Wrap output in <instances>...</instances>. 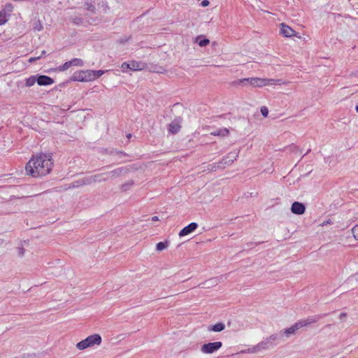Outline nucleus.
Masks as SVG:
<instances>
[{
    "label": "nucleus",
    "mask_w": 358,
    "mask_h": 358,
    "mask_svg": "<svg viewBox=\"0 0 358 358\" xmlns=\"http://www.w3.org/2000/svg\"><path fill=\"white\" fill-rule=\"evenodd\" d=\"M53 162L51 156L45 154L33 156L27 162L25 169L34 178L45 176L52 170Z\"/></svg>",
    "instance_id": "f257e3e1"
},
{
    "label": "nucleus",
    "mask_w": 358,
    "mask_h": 358,
    "mask_svg": "<svg viewBox=\"0 0 358 358\" xmlns=\"http://www.w3.org/2000/svg\"><path fill=\"white\" fill-rule=\"evenodd\" d=\"M101 337L99 334H93L89 336L85 339L78 342L76 347L79 350H85L87 348H92L94 345H99L101 343Z\"/></svg>",
    "instance_id": "f03ea898"
},
{
    "label": "nucleus",
    "mask_w": 358,
    "mask_h": 358,
    "mask_svg": "<svg viewBox=\"0 0 358 358\" xmlns=\"http://www.w3.org/2000/svg\"><path fill=\"white\" fill-rule=\"evenodd\" d=\"M222 346V343L220 341L208 343L201 346V351L204 354H212L220 350Z\"/></svg>",
    "instance_id": "7ed1b4c3"
},
{
    "label": "nucleus",
    "mask_w": 358,
    "mask_h": 358,
    "mask_svg": "<svg viewBox=\"0 0 358 358\" xmlns=\"http://www.w3.org/2000/svg\"><path fill=\"white\" fill-rule=\"evenodd\" d=\"M327 315V313H323V314H320V315L310 316V317H307L306 319L299 320L298 322H299L300 327L302 328L303 327H306L309 324L317 322L318 320L324 318Z\"/></svg>",
    "instance_id": "20e7f679"
},
{
    "label": "nucleus",
    "mask_w": 358,
    "mask_h": 358,
    "mask_svg": "<svg viewBox=\"0 0 358 358\" xmlns=\"http://www.w3.org/2000/svg\"><path fill=\"white\" fill-rule=\"evenodd\" d=\"M301 327H300L299 324L298 322H296V323H294L292 326H291L289 328H287V329H285L283 330H282L280 332V334L282 336H285L286 338H289L292 335H294L296 334V331L301 329Z\"/></svg>",
    "instance_id": "39448f33"
},
{
    "label": "nucleus",
    "mask_w": 358,
    "mask_h": 358,
    "mask_svg": "<svg viewBox=\"0 0 358 358\" xmlns=\"http://www.w3.org/2000/svg\"><path fill=\"white\" fill-rule=\"evenodd\" d=\"M198 224L196 222H191L187 226L185 227L179 232V236L182 237L189 235L196 229Z\"/></svg>",
    "instance_id": "423d86ee"
},
{
    "label": "nucleus",
    "mask_w": 358,
    "mask_h": 358,
    "mask_svg": "<svg viewBox=\"0 0 358 358\" xmlns=\"http://www.w3.org/2000/svg\"><path fill=\"white\" fill-rule=\"evenodd\" d=\"M37 83L40 86L50 85L54 83V80L45 75H36Z\"/></svg>",
    "instance_id": "0eeeda50"
},
{
    "label": "nucleus",
    "mask_w": 358,
    "mask_h": 358,
    "mask_svg": "<svg viewBox=\"0 0 358 358\" xmlns=\"http://www.w3.org/2000/svg\"><path fill=\"white\" fill-rule=\"evenodd\" d=\"M306 210L305 205L302 203L294 201L292 204L291 211L292 213L296 215H302L304 213Z\"/></svg>",
    "instance_id": "6e6552de"
},
{
    "label": "nucleus",
    "mask_w": 358,
    "mask_h": 358,
    "mask_svg": "<svg viewBox=\"0 0 358 358\" xmlns=\"http://www.w3.org/2000/svg\"><path fill=\"white\" fill-rule=\"evenodd\" d=\"M127 171L125 167H120L114 169L110 172H106L107 175V179L120 177L123 173Z\"/></svg>",
    "instance_id": "1a4fd4ad"
},
{
    "label": "nucleus",
    "mask_w": 358,
    "mask_h": 358,
    "mask_svg": "<svg viewBox=\"0 0 358 358\" xmlns=\"http://www.w3.org/2000/svg\"><path fill=\"white\" fill-rule=\"evenodd\" d=\"M280 28V34L285 37H292L296 34V31L293 30L290 27L282 23Z\"/></svg>",
    "instance_id": "9d476101"
},
{
    "label": "nucleus",
    "mask_w": 358,
    "mask_h": 358,
    "mask_svg": "<svg viewBox=\"0 0 358 358\" xmlns=\"http://www.w3.org/2000/svg\"><path fill=\"white\" fill-rule=\"evenodd\" d=\"M145 64L141 62L131 61L129 62V69L132 71L142 70L145 68Z\"/></svg>",
    "instance_id": "9b49d317"
},
{
    "label": "nucleus",
    "mask_w": 358,
    "mask_h": 358,
    "mask_svg": "<svg viewBox=\"0 0 358 358\" xmlns=\"http://www.w3.org/2000/svg\"><path fill=\"white\" fill-rule=\"evenodd\" d=\"M219 282H220V280L217 278H213L206 280V282L202 283L201 285L202 288H210V287L217 285Z\"/></svg>",
    "instance_id": "f8f14e48"
},
{
    "label": "nucleus",
    "mask_w": 358,
    "mask_h": 358,
    "mask_svg": "<svg viewBox=\"0 0 358 358\" xmlns=\"http://www.w3.org/2000/svg\"><path fill=\"white\" fill-rule=\"evenodd\" d=\"M257 79L258 78H248L239 80L238 82L239 83H244L245 85H250L252 86L257 87L258 85Z\"/></svg>",
    "instance_id": "ddd939ff"
},
{
    "label": "nucleus",
    "mask_w": 358,
    "mask_h": 358,
    "mask_svg": "<svg viewBox=\"0 0 358 358\" xmlns=\"http://www.w3.org/2000/svg\"><path fill=\"white\" fill-rule=\"evenodd\" d=\"M180 128L181 127L180 123L176 121H173L169 125V131L173 134H175L180 131Z\"/></svg>",
    "instance_id": "4468645a"
},
{
    "label": "nucleus",
    "mask_w": 358,
    "mask_h": 358,
    "mask_svg": "<svg viewBox=\"0 0 358 358\" xmlns=\"http://www.w3.org/2000/svg\"><path fill=\"white\" fill-rule=\"evenodd\" d=\"M85 73V71L75 72L71 77V80L73 81L85 82L84 77Z\"/></svg>",
    "instance_id": "2eb2a0df"
},
{
    "label": "nucleus",
    "mask_w": 358,
    "mask_h": 358,
    "mask_svg": "<svg viewBox=\"0 0 358 358\" xmlns=\"http://www.w3.org/2000/svg\"><path fill=\"white\" fill-rule=\"evenodd\" d=\"M240 150H234L230 152L227 155L225 156V157L227 159L228 162H229L231 164L236 160L237 157H238Z\"/></svg>",
    "instance_id": "dca6fc26"
},
{
    "label": "nucleus",
    "mask_w": 358,
    "mask_h": 358,
    "mask_svg": "<svg viewBox=\"0 0 358 358\" xmlns=\"http://www.w3.org/2000/svg\"><path fill=\"white\" fill-rule=\"evenodd\" d=\"M229 131L227 128L217 129L211 133V134L213 136H218L222 137L227 136L229 135Z\"/></svg>",
    "instance_id": "f3484780"
},
{
    "label": "nucleus",
    "mask_w": 358,
    "mask_h": 358,
    "mask_svg": "<svg viewBox=\"0 0 358 358\" xmlns=\"http://www.w3.org/2000/svg\"><path fill=\"white\" fill-rule=\"evenodd\" d=\"M260 351L265 350L269 349L272 345L271 344L269 340L266 338L262 341L258 343Z\"/></svg>",
    "instance_id": "a211bd4d"
},
{
    "label": "nucleus",
    "mask_w": 358,
    "mask_h": 358,
    "mask_svg": "<svg viewBox=\"0 0 358 358\" xmlns=\"http://www.w3.org/2000/svg\"><path fill=\"white\" fill-rule=\"evenodd\" d=\"M225 328V325L224 323H222V322H219V323H217L214 325H212L211 327H210L208 328V329L210 331H215V332H220V331H222V330H224Z\"/></svg>",
    "instance_id": "6ab92c4d"
},
{
    "label": "nucleus",
    "mask_w": 358,
    "mask_h": 358,
    "mask_svg": "<svg viewBox=\"0 0 358 358\" xmlns=\"http://www.w3.org/2000/svg\"><path fill=\"white\" fill-rule=\"evenodd\" d=\"M92 176L93 178H94V182H103L108 180L106 173H97Z\"/></svg>",
    "instance_id": "aec40b11"
},
{
    "label": "nucleus",
    "mask_w": 358,
    "mask_h": 358,
    "mask_svg": "<svg viewBox=\"0 0 358 358\" xmlns=\"http://www.w3.org/2000/svg\"><path fill=\"white\" fill-rule=\"evenodd\" d=\"M36 83H37V78H36V76H30L28 78L26 79L25 80V85L27 87H31L33 86Z\"/></svg>",
    "instance_id": "412c9836"
},
{
    "label": "nucleus",
    "mask_w": 358,
    "mask_h": 358,
    "mask_svg": "<svg viewBox=\"0 0 358 358\" xmlns=\"http://www.w3.org/2000/svg\"><path fill=\"white\" fill-rule=\"evenodd\" d=\"M70 20L73 22V24L76 25H82L84 23V20L80 16H71Z\"/></svg>",
    "instance_id": "4be33fe9"
},
{
    "label": "nucleus",
    "mask_w": 358,
    "mask_h": 358,
    "mask_svg": "<svg viewBox=\"0 0 358 358\" xmlns=\"http://www.w3.org/2000/svg\"><path fill=\"white\" fill-rule=\"evenodd\" d=\"M8 20V15L5 10L0 11V25L4 24Z\"/></svg>",
    "instance_id": "5701e85b"
},
{
    "label": "nucleus",
    "mask_w": 358,
    "mask_h": 358,
    "mask_svg": "<svg viewBox=\"0 0 358 358\" xmlns=\"http://www.w3.org/2000/svg\"><path fill=\"white\" fill-rule=\"evenodd\" d=\"M85 82H90L94 80V76L92 73V70H87L85 71Z\"/></svg>",
    "instance_id": "b1692460"
},
{
    "label": "nucleus",
    "mask_w": 358,
    "mask_h": 358,
    "mask_svg": "<svg viewBox=\"0 0 358 358\" xmlns=\"http://www.w3.org/2000/svg\"><path fill=\"white\" fill-rule=\"evenodd\" d=\"M196 41L201 47L206 46L210 43V41L208 38H201V37H197Z\"/></svg>",
    "instance_id": "393cba45"
},
{
    "label": "nucleus",
    "mask_w": 358,
    "mask_h": 358,
    "mask_svg": "<svg viewBox=\"0 0 358 358\" xmlns=\"http://www.w3.org/2000/svg\"><path fill=\"white\" fill-rule=\"evenodd\" d=\"M280 334H272L269 337H267V338L269 340L272 346L275 344V342H277L280 338Z\"/></svg>",
    "instance_id": "a878e982"
},
{
    "label": "nucleus",
    "mask_w": 358,
    "mask_h": 358,
    "mask_svg": "<svg viewBox=\"0 0 358 358\" xmlns=\"http://www.w3.org/2000/svg\"><path fill=\"white\" fill-rule=\"evenodd\" d=\"M82 180L83 185H87L94 183V178H93V176L85 177L82 178Z\"/></svg>",
    "instance_id": "bb28decb"
},
{
    "label": "nucleus",
    "mask_w": 358,
    "mask_h": 358,
    "mask_svg": "<svg viewBox=\"0 0 358 358\" xmlns=\"http://www.w3.org/2000/svg\"><path fill=\"white\" fill-rule=\"evenodd\" d=\"M70 62H71V66H83L84 64L83 61L79 58H74V59H71Z\"/></svg>",
    "instance_id": "cd10ccee"
},
{
    "label": "nucleus",
    "mask_w": 358,
    "mask_h": 358,
    "mask_svg": "<svg viewBox=\"0 0 358 358\" xmlns=\"http://www.w3.org/2000/svg\"><path fill=\"white\" fill-rule=\"evenodd\" d=\"M282 80L278 79H268L266 78V85H281Z\"/></svg>",
    "instance_id": "c85d7f7f"
},
{
    "label": "nucleus",
    "mask_w": 358,
    "mask_h": 358,
    "mask_svg": "<svg viewBox=\"0 0 358 358\" xmlns=\"http://www.w3.org/2000/svg\"><path fill=\"white\" fill-rule=\"evenodd\" d=\"M219 164H220V168L221 169H225L226 167L229 166L231 165V164L229 162H228V160L227 159L224 157L222 160H220V162H218Z\"/></svg>",
    "instance_id": "c756f323"
},
{
    "label": "nucleus",
    "mask_w": 358,
    "mask_h": 358,
    "mask_svg": "<svg viewBox=\"0 0 358 358\" xmlns=\"http://www.w3.org/2000/svg\"><path fill=\"white\" fill-rule=\"evenodd\" d=\"M217 169H221L220 168V164L218 162L213 163L208 165V170L210 171H215Z\"/></svg>",
    "instance_id": "7c9ffc66"
},
{
    "label": "nucleus",
    "mask_w": 358,
    "mask_h": 358,
    "mask_svg": "<svg viewBox=\"0 0 358 358\" xmlns=\"http://www.w3.org/2000/svg\"><path fill=\"white\" fill-rule=\"evenodd\" d=\"M168 246L167 242H159L156 245V249L158 251H162Z\"/></svg>",
    "instance_id": "2f4dec72"
},
{
    "label": "nucleus",
    "mask_w": 358,
    "mask_h": 358,
    "mask_svg": "<svg viewBox=\"0 0 358 358\" xmlns=\"http://www.w3.org/2000/svg\"><path fill=\"white\" fill-rule=\"evenodd\" d=\"M71 66V62L69 61V62H65L63 65L59 66L58 67V71H66Z\"/></svg>",
    "instance_id": "473e14b6"
},
{
    "label": "nucleus",
    "mask_w": 358,
    "mask_h": 358,
    "mask_svg": "<svg viewBox=\"0 0 358 358\" xmlns=\"http://www.w3.org/2000/svg\"><path fill=\"white\" fill-rule=\"evenodd\" d=\"M245 352L248 353H257L260 352V349L259 348L258 344L253 346L252 348H248Z\"/></svg>",
    "instance_id": "72a5a7b5"
},
{
    "label": "nucleus",
    "mask_w": 358,
    "mask_h": 358,
    "mask_svg": "<svg viewBox=\"0 0 358 358\" xmlns=\"http://www.w3.org/2000/svg\"><path fill=\"white\" fill-rule=\"evenodd\" d=\"M80 186H83L82 178L79 179L78 180H76V181H74L73 182L71 183V187H73V188L78 187H80Z\"/></svg>",
    "instance_id": "f704fd0d"
},
{
    "label": "nucleus",
    "mask_w": 358,
    "mask_h": 358,
    "mask_svg": "<svg viewBox=\"0 0 358 358\" xmlns=\"http://www.w3.org/2000/svg\"><path fill=\"white\" fill-rule=\"evenodd\" d=\"M133 184H134L133 181H130L127 183L123 184L121 186V189L122 191H127L130 187H131L133 185Z\"/></svg>",
    "instance_id": "c9c22d12"
},
{
    "label": "nucleus",
    "mask_w": 358,
    "mask_h": 358,
    "mask_svg": "<svg viewBox=\"0 0 358 358\" xmlns=\"http://www.w3.org/2000/svg\"><path fill=\"white\" fill-rule=\"evenodd\" d=\"M352 232L353 234L354 238L358 241V224H356L353 227L352 229Z\"/></svg>",
    "instance_id": "e433bc0d"
},
{
    "label": "nucleus",
    "mask_w": 358,
    "mask_h": 358,
    "mask_svg": "<svg viewBox=\"0 0 358 358\" xmlns=\"http://www.w3.org/2000/svg\"><path fill=\"white\" fill-rule=\"evenodd\" d=\"M92 73H93V75L94 76V80H95L96 78L102 76L104 73V71H103V70L93 71L92 70Z\"/></svg>",
    "instance_id": "4c0bfd02"
},
{
    "label": "nucleus",
    "mask_w": 358,
    "mask_h": 358,
    "mask_svg": "<svg viewBox=\"0 0 358 358\" xmlns=\"http://www.w3.org/2000/svg\"><path fill=\"white\" fill-rule=\"evenodd\" d=\"M257 87H264L266 86V78H259L257 79Z\"/></svg>",
    "instance_id": "58836bf2"
},
{
    "label": "nucleus",
    "mask_w": 358,
    "mask_h": 358,
    "mask_svg": "<svg viewBox=\"0 0 358 358\" xmlns=\"http://www.w3.org/2000/svg\"><path fill=\"white\" fill-rule=\"evenodd\" d=\"M86 10L92 13H94L96 8L92 4H86Z\"/></svg>",
    "instance_id": "ea45409f"
},
{
    "label": "nucleus",
    "mask_w": 358,
    "mask_h": 358,
    "mask_svg": "<svg viewBox=\"0 0 358 358\" xmlns=\"http://www.w3.org/2000/svg\"><path fill=\"white\" fill-rule=\"evenodd\" d=\"M34 29L36 31H40L43 29V26L39 21L35 23Z\"/></svg>",
    "instance_id": "a19ab883"
},
{
    "label": "nucleus",
    "mask_w": 358,
    "mask_h": 358,
    "mask_svg": "<svg viewBox=\"0 0 358 358\" xmlns=\"http://www.w3.org/2000/svg\"><path fill=\"white\" fill-rule=\"evenodd\" d=\"M261 113L264 117H267L268 115V110L266 106L261 107Z\"/></svg>",
    "instance_id": "79ce46f5"
},
{
    "label": "nucleus",
    "mask_w": 358,
    "mask_h": 358,
    "mask_svg": "<svg viewBox=\"0 0 358 358\" xmlns=\"http://www.w3.org/2000/svg\"><path fill=\"white\" fill-rule=\"evenodd\" d=\"M122 71H126L127 69H129V63H127V62H124L122 64Z\"/></svg>",
    "instance_id": "37998d69"
},
{
    "label": "nucleus",
    "mask_w": 358,
    "mask_h": 358,
    "mask_svg": "<svg viewBox=\"0 0 358 358\" xmlns=\"http://www.w3.org/2000/svg\"><path fill=\"white\" fill-rule=\"evenodd\" d=\"M18 255L22 257L24 254V249L23 248H18L17 249Z\"/></svg>",
    "instance_id": "c03bdc74"
},
{
    "label": "nucleus",
    "mask_w": 358,
    "mask_h": 358,
    "mask_svg": "<svg viewBox=\"0 0 358 358\" xmlns=\"http://www.w3.org/2000/svg\"><path fill=\"white\" fill-rule=\"evenodd\" d=\"M41 56H38V57H30V58L29 59V62L30 63H33L34 62H35V61H36V60H38V59H41Z\"/></svg>",
    "instance_id": "a18cd8bd"
},
{
    "label": "nucleus",
    "mask_w": 358,
    "mask_h": 358,
    "mask_svg": "<svg viewBox=\"0 0 358 358\" xmlns=\"http://www.w3.org/2000/svg\"><path fill=\"white\" fill-rule=\"evenodd\" d=\"M209 4V1L208 0H204L201 1L202 6H207Z\"/></svg>",
    "instance_id": "49530a36"
},
{
    "label": "nucleus",
    "mask_w": 358,
    "mask_h": 358,
    "mask_svg": "<svg viewBox=\"0 0 358 358\" xmlns=\"http://www.w3.org/2000/svg\"><path fill=\"white\" fill-rule=\"evenodd\" d=\"M347 315L345 313H341L339 315V318L341 320H343V318L346 317Z\"/></svg>",
    "instance_id": "de8ad7c7"
},
{
    "label": "nucleus",
    "mask_w": 358,
    "mask_h": 358,
    "mask_svg": "<svg viewBox=\"0 0 358 358\" xmlns=\"http://www.w3.org/2000/svg\"><path fill=\"white\" fill-rule=\"evenodd\" d=\"M152 221H158L159 220V217L157 216H154L152 217Z\"/></svg>",
    "instance_id": "09e8293b"
},
{
    "label": "nucleus",
    "mask_w": 358,
    "mask_h": 358,
    "mask_svg": "<svg viewBox=\"0 0 358 358\" xmlns=\"http://www.w3.org/2000/svg\"><path fill=\"white\" fill-rule=\"evenodd\" d=\"M45 54H46V51H45V50H43V51L41 52V54L39 56H41V57H43V56H44Z\"/></svg>",
    "instance_id": "8fccbe9b"
},
{
    "label": "nucleus",
    "mask_w": 358,
    "mask_h": 358,
    "mask_svg": "<svg viewBox=\"0 0 358 358\" xmlns=\"http://www.w3.org/2000/svg\"><path fill=\"white\" fill-rule=\"evenodd\" d=\"M131 134H128V135H127V138H131Z\"/></svg>",
    "instance_id": "3c124183"
},
{
    "label": "nucleus",
    "mask_w": 358,
    "mask_h": 358,
    "mask_svg": "<svg viewBox=\"0 0 358 358\" xmlns=\"http://www.w3.org/2000/svg\"><path fill=\"white\" fill-rule=\"evenodd\" d=\"M355 110L358 113V105L356 106Z\"/></svg>",
    "instance_id": "603ef678"
}]
</instances>
